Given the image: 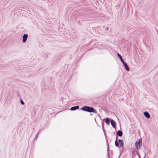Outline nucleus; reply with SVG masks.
Returning a JSON list of instances; mask_svg holds the SVG:
<instances>
[{
    "label": "nucleus",
    "mask_w": 158,
    "mask_h": 158,
    "mask_svg": "<svg viewBox=\"0 0 158 158\" xmlns=\"http://www.w3.org/2000/svg\"><path fill=\"white\" fill-rule=\"evenodd\" d=\"M123 132L120 130H119L116 132V139L114 143L116 147L123 148L124 142L123 140L121 139H119L118 141V138L117 136V135H118L119 136L122 137L123 135Z\"/></svg>",
    "instance_id": "obj_1"
},
{
    "label": "nucleus",
    "mask_w": 158,
    "mask_h": 158,
    "mask_svg": "<svg viewBox=\"0 0 158 158\" xmlns=\"http://www.w3.org/2000/svg\"><path fill=\"white\" fill-rule=\"evenodd\" d=\"M80 110L89 113H93L96 114L97 113L94 108L92 106H85L80 108Z\"/></svg>",
    "instance_id": "obj_2"
},
{
    "label": "nucleus",
    "mask_w": 158,
    "mask_h": 158,
    "mask_svg": "<svg viewBox=\"0 0 158 158\" xmlns=\"http://www.w3.org/2000/svg\"><path fill=\"white\" fill-rule=\"evenodd\" d=\"M142 145V139L140 138L138 139L135 142V146L136 150H139L141 147Z\"/></svg>",
    "instance_id": "obj_3"
},
{
    "label": "nucleus",
    "mask_w": 158,
    "mask_h": 158,
    "mask_svg": "<svg viewBox=\"0 0 158 158\" xmlns=\"http://www.w3.org/2000/svg\"><path fill=\"white\" fill-rule=\"evenodd\" d=\"M28 37V35L27 34H25L23 35L22 36V42L23 43H26L27 38Z\"/></svg>",
    "instance_id": "obj_4"
},
{
    "label": "nucleus",
    "mask_w": 158,
    "mask_h": 158,
    "mask_svg": "<svg viewBox=\"0 0 158 158\" xmlns=\"http://www.w3.org/2000/svg\"><path fill=\"white\" fill-rule=\"evenodd\" d=\"M122 63L123 64V66L124 67V68L127 71H128L129 70V67L127 64V63L125 61H124L122 62Z\"/></svg>",
    "instance_id": "obj_5"
},
{
    "label": "nucleus",
    "mask_w": 158,
    "mask_h": 158,
    "mask_svg": "<svg viewBox=\"0 0 158 158\" xmlns=\"http://www.w3.org/2000/svg\"><path fill=\"white\" fill-rule=\"evenodd\" d=\"M110 123L112 127L113 128H115L116 123L114 120L111 119Z\"/></svg>",
    "instance_id": "obj_6"
},
{
    "label": "nucleus",
    "mask_w": 158,
    "mask_h": 158,
    "mask_svg": "<svg viewBox=\"0 0 158 158\" xmlns=\"http://www.w3.org/2000/svg\"><path fill=\"white\" fill-rule=\"evenodd\" d=\"M144 116L147 118H149L150 117V115L148 112L147 111H145L143 113Z\"/></svg>",
    "instance_id": "obj_7"
},
{
    "label": "nucleus",
    "mask_w": 158,
    "mask_h": 158,
    "mask_svg": "<svg viewBox=\"0 0 158 158\" xmlns=\"http://www.w3.org/2000/svg\"><path fill=\"white\" fill-rule=\"evenodd\" d=\"M106 145L107 146V155L108 156L107 158H110V155L109 153V144L108 142L107 139L106 137Z\"/></svg>",
    "instance_id": "obj_8"
},
{
    "label": "nucleus",
    "mask_w": 158,
    "mask_h": 158,
    "mask_svg": "<svg viewBox=\"0 0 158 158\" xmlns=\"http://www.w3.org/2000/svg\"><path fill=\"white\" fill-rule=\"evenodd\" d=\"M79 108V106L78 105L76 106H75L72 107L70 110L71 111H74L78 109Z\"/></svg>",
    "instance_id": "obj_9"
},
{
    "label": "nucleus",
    "mask_w": 158,
    "mask_h": 158,
    "mask_svg": "<svg viewBox=\"0 0 158 158\" xmlns=\"http://www.w3.org/2000/svg\"><path fill=\"white\" fill-rule=\"evenodd\" d=\"M104 119L105 120V122L106 124L108 125H110L109 118L107 117L105 118Z\"/></svg>",
    "instance_id": "obj_10"
},
{
    "label": "nucleus",
    "mask_w": 158,
    "mask_h": 158,
    "mask_svg": "<svg viewBox=\"0 0 158 158\" xmlns=\"http://www.w3.org/2000/svg\"><path fill=\"white\" fill-rule=\"evenodd\" d=\"M117 55L118 56L119 58V59L120 60H121L122 63L124 61L122 57V56L119 53H117Z\"/></svg>",
    "instance_id": "obj_11"
},
{
    "label": "nucleus",
    "mask_w": 158,
    "mask_h": 158,
    "mask_svg": "<svg viewBox=\"0 0 158 158\" xmlns=\"http://www.w3.org/2000/svg\"><path fill=\"white\" fill-rule=\"evenodd\" d=\"M135 151L136 150H133L131 151L132 155V156L133 157L135 156Z\"/></svg>",
    "instance_id": "obj_12"
},
{
    "label": "nucleus",
    "mask_w": 158,
    "mask_h": 158,
    "mask_svg": "<svg viewBox=\"0 0 158 158\" xmlns=\"http://www.w3.org/2000/svg\"><path fill=\"white\" fill-rule=\"evenodd\" d=\"M40 131V130L37 133V134L35 136V137L34 138V140L37 139L38 137V135Z\"/></svg>",
    "instance_id": "obj_13"
},
{
    "label": "nucleus",
    "mask_w": 158,
    "mask_h": 158,
    "mask_svg": "<svg viewBox=\"0 0 158 158\" xmlns=\"http://www.w3.org/2000/svg\"><path fill=\"white\" fill-rule=\"evenodd\" d=\"M138 152H139V150H136V151H135V152H136L137 154L138 155L139 158H141L140 156L139 155V154Z\"/></svg>",
    "instance_id": "obj_14"
},
{
    "label": "nucleus",
    "mask_w": 158,
    "mask_h": 158,
    "mask_svg": "<svg viewBox=\"0 0 158 158\" xmlns=\"http://www.w3.org/2000/svg\"><path fill=\"white\" fill-rule=\"evenodd\" d=\"M20 102L21 104L22 105H24L25 104L22 99H20Z\"/></svg>",
    "instance_id": "obj_15"
},
{
    "label": "nucleus",
    "mask_w": 158,
    "mask_h": 158,
    "mask_svg": "<svg viewBox=\"0 0 158 158\" xmlns=\"http://www.w3.org/2000/svg\"><path fill=\"white\" fill-rule=\"evenodd\" d=\"M103 119L102 120V122H101L102 126V128H104V122L103 121Z\"/></svg>",
    "instance_id": "obj_16"
},
{
    "label": "nucleus",
    "mask_w": 158,
    "mask_h": 158,
    "mask_svg": "<svg viewBox=\"0 0 158 158\" xmlns=\"http://www.w3.org/2000/svg\"><path fill=\"white\" fill-rule=\"evenodd\" d=\"M102 129L103 131V132L104 133V134L105 135V136L106 137V134L105 133V130L104 129V128H102Z\"/></svg>",
    "instance_id": "obj_17"
},
{
    "label": "nucleus",
    "mask_w": 158,
    "mask_h": 158,
    "mask_svg": "<svg viewBox=\"0 0 158 158\" xmlns=\"http://www.w3.org/2000/svg\"><path fill=\"white\" fill-rule=\"evenodd\" d=\"M109 27H106V28H105V30H109Z\"/></svg>",
    "instance_id": "obj_18"
},
{
    "label": "nucleus",
    "mask_w": 158,
    "mask_h": 158,
    "mask_svg": "<svg viewBox=\"0 0 158 158\" xmlns=\"http://www.w3.org/2000/svg\"><path fill=\"white\" fill-rule=\"evenodd\" d=\"M98 116L100 118V119H101V120H102V118H101V116L99 115V114H98Z\"/></svg>",
    "instance_id": "obj_19"
},
{
    "label": "nucleus",
    "mask_w": 158,
    "mask_h": 158,
    "mask_svg": "<svg viewBox=\"0 0 158 158\" xmlns=\"http://www.w3.org/2000/svg\"><path fill=\"white\" fill-rule=\"evenodd\" d=\"M92 29H93V30H96V27H92Z\"/></svg>",
    "instance_id": "obj_20"
},
{
    "label": "nucleus",
    "mask_w": 158,
    "mask_h": 158,
    "mask_svg": "<svg viewBox=\"0 0 158 158\" xmlns=\"http://www.w3.org/2000/svg\"><path fill=\"white\" fill-rule=\"evenodd\" d=\"M145 156H146V153H145L144 156L143 158H145Z\"/></svg>",
    "instance_id": "obj_21"
},
{
    "label": "nucleus",
    "mask_w": 158,
    "mask_h": 158,
    "mask_svg": "<svg viewBox=\"0 0 158 158\" xmlns=\"http://www.w3.org/2000/svg\"><path fill=\"white\" fill-rule=\"evenodd\" d=\"M24 12H27L26 11V10H23Z\"/></svg>",
    "instance_id": "obj_22"
},
{
    "label": "nucleus",
    "mask_w": 158,
    "mask_h": 158,
    "mask_svg": "<svg viewBox=\"0 0 158 158\" xmlns=\"http://www.w3.org/2000/svg\"><path fill=\"white\" fill-rule=\"evenodd\" d=\"M63 98H64L63 97H61V100H62L63 99Z\"/></svg>",
    "instance_id": "obj_23"
},
{
    "label": "nucleus",
    "mask_w": 158,
    "mask_h": 158,
    "mask_svg": "<svg viewBox=\"0 0 158 158\" xmlns=\"http://www.w3.org/2000/svg\"><path fill=\"white\" fill-rule=\"evenodd\" d=\"M132 149H133H133H134V148H131V150H132Z\"/></svg>",
    "instance_id": "obj_24"
},
{
    "label": "nucleus",
    "mask_w": 158,
    "mask_h": 158,
    "mask_svg": "<svg viewBox=\"0 0 158 158\" xmlns=\"http://www.w3.org/2000/svg\"><path fill=\"white\" fill-rule=\"evenodd\" d=\"M92 114H90V115L92 116Z\"/></svg>",
    "instance_id": "obj_25"
},
{
    "label": "nucleus",
    "mask_w": 158,
    "mask_h": 158,
    "mask_svg": "<svg viewBox=\"0 0 158 158\" xmlns=\"http://www.w3.org/2000/svg\"><path fill=\"white\" fill-rule=\"evenodd\" d=\"M18 95H19V97H20V94H19Z\"/></svg>",
    "instance_id": "obj_26"
},
{
    "label": "nucleus",
    "mask_w": 158,
    "mask_h": 158,
    "mask_svg": "<svg viewBox=\"0 0 158 158\" xmlns=\"http://www.w3.org/2000/svg\"><path fill=\"white\" fill-rule=\"evenodd\" d=\"M29 12H31L30 10H28Z\"/></svg>",
    "instance_id": "obj_27"
},
{
    "label": "nucleus",
    "mask_w": 158,
    "mask_h": 158,
    "mask_svg": "<svg viewBox=\"0 0 158 158\" xmlns=\"http://www.w3.org/2000/svg\"><path fill=\"white\" fill-rule=\"evenodd\" d=\"M105 27V26H103V27Z\"/></svg>",
    "instance_id": "obj_28"
},
{
    "label": "nucleus",
    "mask_w": 158,
    "mask_h": 158,
    "mask_svg": "<svg viewBox=\"0 0 158 158\" xmlns=\"http://www.w3.org/2000/svg\"><path fill=\"white\" fill-rule=\"evenodd\" d=\"M132 158H134L132 156Z\"/></svg>",
    "instance_id": "obj_29"
}]
</instances>
